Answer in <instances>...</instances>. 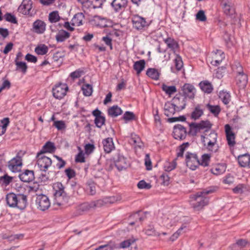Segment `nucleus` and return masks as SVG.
I'll return each mask as SVG.
<instances>
[{"label":"nucleus","instance_id":"nucleus-20","mask_svg":"<svg viewBox=\"0 0 250 250\" xmlns=\"http://www.w3.org/2000/svg\"><path fill=\"white\" fill-rule=\"evenodd\" d=\"M92 22L97 26L104 28L108 26L109 21L105 18L96 15L93 17Z\"/></svg>","mask_w":250,"mask_h":250},{"label":"nucleus","instance_id":"nucleus-50","mask_svg":"<svg viewBox=\"0 0 250 250\" xmlns=\"http://www.w3.org/2000/svg\"><path fill=\"white\" fill-rule=\"evenodd\" d=\"M83 94L86 96H90L93 92L92 86L89 84H84L82 86Z\"/></svg>","mask_w":250,"mask_h":250},{"label":"nucleus","instance_id":"nucleus-30","mask_svg":"<svg viewBox=\"0 0 250 250\" xmlns=\"http://www.w3.org/2000/svg\"><path fill=\"white\" fill-rule=\"evenodd\" d=\"M237 83L241 88H244L248 82L247 75L243 72H239L236 77Z\"/></svg>","mask_w":250,"mask_h":250},{"label":"nucleus","instance_id":"nucleus-46","mask_svg":"<svg viewBox=\"0 0 250 250\" xmlns=\"http://www.w3.org/2000/svg\"><path fill=\"white\" fill-rule=\"evenodd\" d=\"M105 1V0H90L88 6L94 9L101 8Z\"/></svg>","mask_w":250,"mask_h":250},{"label":"nucleus","instance_id":"nucleus-36","mask_svg":"<svg viewBox=\"0 0 250 250\" xmlns=\"http://www.w3.org/2000/svg\"><path fill=\"white\" fill-rule=\"evenodd\" d=\"M146 74L151 79L157 80L159 79L160 72L159 70L155 68H149L147 69Z\"/></svg>","mask_w":250,"mask_h":250},{"label":"nucleus","instance_id":"nucleus-63","mask_svg":"<svg viewBox=\"0 0 250 250\" xmlns=\"http://www.w3.org/2000/svg\"><path fill=\"white\" fill-rule=\"evenodd\" d=\"M188 146L189 144L188 143H184L181 146H180L179 147V151L177 152V156H183L184 151Z\"/></svg>","mask_w":250,"mask_h":250},{"label":"nucleus","instance_id":"nucleus-19","mask_svg":"<svg viewBox=\"0 0 250 250\" xmlns=\"http://www.w3.org/2000/svg\"><path fill=\"white\" fill-rule=\"evenodd\" d=\"M21 158L20 156H17L13 158L8 163V167L13 172H15L19 170V168L21 166Z\"/></svg>","mask_w":250,"mask_h":250},{"label":"nucleus","instance_id":"nucleus-16","mask_svg":"<svg viewBox=\"0 0 250 250\" xmlns=\"http://www.w3.org/2000/svg\"><path fill=\"white\" fill-rule=\"evenodd\" d=\"M46 29L45 23L40 20H36L33 23L32 30L38 34H43Z\"/></svg>","mask_w":250,"mask_h":250},{"label":"nucleus","instance_id":"nucleus-52","mask_svg":"<svg viewBox=\"0 0 250 250\" xmlns=\"http://www.w3.org/2000/svg\"><path fill=\"white\" fill-rule=\"evenodd\" d=\"M48 51V48L47 46L44 44H42L41 46H38L35 48V52L38 55H45Z\"/></svg>","mask_w":250,"mask_h":250},{"label":"nucleus","instance_id":"nucleus-62","mask_svg":"<svg viewBox=\"0 0 250 250\" xmlns=\"http://www.w3.org/2000/svg\"><path fill=\"white\" fill-rule=\"evenodd\" d=\"M54 156L58 161V163L56 164V166L58 167V168L60 169L63 168L66 164L65 161L62 160V159L61 157H60L59 156H58L57 155H54Z\"/></svg>","mask_w":250,"mask_h":250},{"label":"nucleus","instance_id":"nucleus-53","mask_svg":"<svg viewBox=\"0 0 250 250\" xmlns=\"http://www.w3.org/2000/svg\"><path fill=\"white\" fill-rule=\"evenodd\" d=\"M178 221V217H176L173 220L169 221V219L167 218L164 220V225L167 228V229L170 228V227L175 226L176 224V222Z\"/></svg>","mask_w":250,"mask_h":250},{"label":"nucleus","instance_id":"nucleus-32","mask_svg":"<svg viewBox=\"0 0 250 250\" xmlns=\"http://www.w3.org/2000/svg\"><path fill=\"white\" fill-rule=\"evenodd\" d=\"M123 111L118 105H113L108 109L107 113L109 116L114 118L122 114Z\"/></svg>","mask_w":250,"mask_h":250},{"label":"nucleus","instance_id":"nucleus-9","mask_svg":"<svg viewBox=\"0 0 250 250\" xmlns=\"http://www.w3.org/2000/svg\"><path fill=\"white\" fill-rule=\"evenodd\" d=\"M96 207H99L97 204V201H92L90 203L85 202L82 203L77 207L75 215H82L85 212L88 211L90 209Z\"/></svg>","mask_w":250,"mask_h":250},{"label":"nucleus","instance_id":"nucleus-21","mask_svg":"<svg viewBox=\"0 0 250 250\" xmlns=\"http://www.w3.org/2000/svg\"><path fill=\"white\" fill-rule=\"evenodd\" d=\"M19 178L23 182L29 183L35 179L34 171L33 170H26L19 175Z\"/></svg>","mask_w":250,"mask_h":250},{"label":"nucleus","instance_id":"nucleus-31","mask_svg":"<svg viewBox=\"0 0 250 250\" xmlns=\"http://www.w3.org/2000/svg\"><path fill=\"white\" fill-rule=\"evenodd\" d=\"M84 15L82 13L76 14L71 20V24L73 26H80L83 24Z\"/></svg>","mask_w":250,"mask_h":250},{"label":"nucleus","instance_id":"nucleus-28","mask_svg":"<svg viewBox=\"0 0 250 250\" xmlns=\"http://www.w3.org/2000/svg\"><path fill=\"white\" fill-rule=\"evenodd\" d=\"M54 144L51 142H47L43 146L40 152H38V156H40L46 152H53L55 150Z\"/></svg>","mask_w":250,"mask_h":250},{"label":"nucleus","instance_id":"nucleus-1","mask_svg":"<svg viewBox=\"0 0 250 250\" xmlns=\"http://www.w3.org/2000/svg\"><path fill=\"white\" fill-rule=\"evenodd\" d=\"M217 189L216 187H209L191 196L190 204L195 211H200L206 206L208 199L206 195L213 193Z\"/></svg>","mask_w":250,"mask_h":250},{"label":"nucleus","instance_id":"nucleus-35","mask_svg":"<svg viewBox=\"0 0 250 250\" xmlns=\"http://www.w3.org/2000/svg\"><path fill=\"white\" fill-rule=\"evenodd\" d=\"M165 42L167 47L174 52L178 48L179 45L177 42L173 38H167L165 40Z\"/></svg>","mask_w":250,"mask_h":250},{"label":"nucleus","instance_id":"nucleus-14","mask_svg":"<svg viewBox=\"0 0 250 250\" xmlns=\"http://www.w3.org/2000/svg\"><path fill=\"white\" fill-rule=\"evenodd\" d=\"M186 134V129L183 125H176L174 126L173 136L175 139L182 140L185 138Z\"/></svg>","mask_w":250,"mask_h":250},{"label":"nucleus","instance_id":"nucleus-25","mask_svg":"<svg viewBox=\"0 0 250 250\" xmlns=\"http://www.w3.org/2000/svg\"><path fill=\"white\" fill-rule=\"evenodd\" d=\"M27 204V196L23 194H18L17 196V205L16 207L20 209H24Z\"/></svg>","mask_w":250,"mask_h":250},{"label":"nucleus","instance_id":"nucleus-6","mask_svg":"<svg viewBox=\"0 0 250 250\" xmlns=\"http://www.w3.org/2000/svg\"><path fill=\"white\" fill-rule=\"evenodd\" d=\"M129 165L126 159L122 155H119L117 158L115 159L114 164H110L109 167H107L108 170H111L115 166L119 171L125 169Z\"/></svg>","mask_w":250,"mask_h":250},{"label":"nucleus","instance_id":"nucleus-48","mask_svg":"<svg viewBox=\"0 0 250 250\" xmlns=\"http://www.w3.org/2000/svg\"><path fill=\"white\" fill-rule=\"evenodd\" d=\"M13 177L8 176L7 174L0 177V184L3 186L8 185L12 181Z\"/></svg>","mask_w":250,"mask_h":250},{"label":"nucleus","instance_id":"nucleus-49","mask_svg":"<svg viewBox=\"0 0 250 250\" xmlns=\"http://www.w3.org/2000/svg\"><path fill=\"white\" fill-rule=\"evenodd\" d=\"M102 246L104 247V250H115L119 248L118 244L112 241H110L107 244L102 245Z\"/></svg>","mask_w":250,"mask_h":250},{"label":"nucleus","instance_id":"nucleus-56","mask_svg":"<svg viewBox=\"0 0 250 250\" xmlns=\"http://www.w3.org/2000/svg\"><path fill=\"white\" fill-rule=\"evenodd\" d=\"M4 19L12 23H17L18 21L16 17L10 13H7L4 15Z\"/></svg>","mask_w":250,"mask_h":250},{"label":"nucleus","instance_id":"nucleus-37","mask_svg":"<svg viewBox=\"0 0 250 250\" xmlns=\"http://www.w3.org/2000/svg\"><path fill=\"white\" fill-rule=\"evenodd\" d=\"M162 89L166 94L169 96H171L177 91V89L175 86H169L165 84H162Z\"/></svg>","mask_w":250,"mask_h":250},{"label":"nucleus","instance_id":"nucleus-55","mask_svg":"<svg viewBox=\"0 0 250 250\" xmlns=\"http://www.w3.org/2000/svg\"><path fill=\"white\" fill-rule=\"evenodd\" d=\"M144 164L147 170L152 169V165L149 154H146L144 158Z\"/></svg>","mask_w":250,"mask_h":250},{"label":"nucleus","instance_id":"nucleus-8","mask_svg":"<svg viewBox=\"0 0 250 250\" xmlns=\"http://www.w3.org/2000/svg\"><path fill=\"white\" fill-rule=\"evenodd\" d=\"M186 162L187 167L192 170H195L199 165V160L195 153L187 152Z\"/></svg>","mask_w":250,"mask_h":250},{"label":"nucleus","instance_id":"nucleus-24","mask_svg":"<svg viewBox=\"0 0 250 250\" xmlns=\"http://www.w3.org/2000/svg\"><path fill=\"white\" fill-rule=\"evenodd\" d=\"M127 1V0H113L111 5L116 12H119L126 7Z\"/></svg>","mask_w":250,"mask_h":250},{"label":"nucleus","instance_id":"nucleus-41","mask_svg":"<svg viewBox=\"0 0 250 250\" xmlns=\"http://www.w3.org/2000/svg\"><path fill=\"white\" fill-rule=\"evenodd\" d=\"M86 189L87 191L90 195H94L96 193V187L95 184L91 180H89L87 182L86 184Z\"/></svg>","mask_w":250,"mask_h":250},{"label":"nucleus","instance_id":"nucleus-47","mask_svg":"<svg viewBox=\"0 0 250 250\" xmlns=\"http://www.w3.org/2000/svg\"><path fill=\"white\" fill-rule=\"evenodd\" d=\"M174 62V65L177 70H180L183 66V62L181 57L179 55L175 54Z\"/></svg>","mask_w":250,"mask_h":250},{"label":"nucleus","instance_id":"nucleus-27","mask_svg":"<svg viewBox=\"0 0 250 250\" xmlns=\"http://www.w3.org/2000/svg\"><path fill=\"white\" fill-rule=\"evenodd\" d=\"M238 161L241 167H250V155L248 154L240 155L238 158Z\"/></svg>","mask_w":250,"mask_h":250},{"label":"nucleus","instance_id":"nucleus-51","mask_svg":"<svg viewBox=\"0 0 250 250\" xmlns=\"http://www.w3.org/2000/svg\"><path fill=\"white\" fill-rule=\"evenodd\" d=\"M60 17L59 16V13L57 11L51 12L49 15V20L50 22L54 23L59 21Z\"/></svg>","mask_w":250,"mask_h":250},{"label":"nucleus","instance_id":"nucleus-5","mask_svg":"<svg viewBox=\"0 0 250 250\" xmlns=\"http://www.w3.org/2000/svg\"><path fill=\"white\" fill-rule=\"evenodd\" d=\"M68 87L65 83H59L52 88L53 96L57 99H62L66 94Z\"/></svg>","mask_w":250,"mask_h":250},{"label":"nucleus","instance_id":"nucleus-64","mask_svg":"<svg viewBox=\"0 0 250 250\" xmlns=\"http://www.w3.org/2000/svg\"><path fill=\"white\" fill-rule=\"evenodd\" d=\"M196 19L201 21H204L206 20V17L205 12L203 10H200L196 15Z\"/></svg>","mask_w":250,"mask_h":250},{"label":"nucleus","instance_id":"nucleus-13","mask_svg":"<svg viewBox=\"0 0 250 250\" xmlns=\"http://www.w3.org/2000/svg\"><path fill=\"white\" fill-rule=\"evenodd\" d=\"M122 199L120 195H116L112 196L105 197L102 199L97 200V204L99 207H101L106 204H110L116 203Z\"/></svg>","mask_w":250,"mask_h":250},{"label":"nucleus","instance_id":"nucleus-60","mask_svg":"<svg viewBox=\"0 0 250 250\" xmlns=\"http://www.w3.org/2000/svg\"><path fill=\"white\" fill-rule=\"evenodd\" d=\"M83 73L84 72L82 69H79L72 72L70 76L72 79H75L80 78Z\"/></svg>","mask_w":250,"mask_h":250},{"label":"nucleus","instance_id":"nucleus-2","mask_svg":"<svg viewBox=\"0 0 250 250\" xmlns=\"http://www.w3.org/2000/svg\"><path fill=\"white\" fill-rule=\"evenodd\" d=\"M174 104L167 102L164 105V114L167 117L174 115L176 111H179L183 109L186 106L185 98L182 96L181 97H174L173 99Z\"/></svg>","mask_w":250,"mask_h":250},{"label":"nucleus","instance_id":"nucleus-40","mask_svg":"<svg viewBox=\"0 0 250 250\" xmlns=\"http://www.w3.org/2000/svg\"><path fill=\"white\" fill-rule=\"evenodd\" d=\"M15 64L16 65V70H19L25 74L27 69V66L25 62H20L17 60H15Z\"/></svg>","mask_w":250,"mask_h":250},{"label":"nucleus","instance_id":"nucleus-12","mask_svg":"<svg viewBox=\"0 0 250 250\" xmlns=\"http://www.w3.org/2000/svg\"><path fill=\"white\" fill-rule=\"evenodd\" d=\"M225 132L228 145L233 146L235 145V135L233 131L232 128L229 125H225Z\"/></svg>","mask_w":250,"mask_h":250},{"label":"nucleus","instance_id":"nucleus-15","mask_svg":"<svg viewBox=\"0 0 250 250\" xmlns=\"http://www.w3.org/2000/svg\"><path fill=\"white\" fill-rule=\"evenodd\" d=\"M182 91L185 97L192 99L196 93V89L193 85L189 83H185L183 87Z\"/></svg>","mask_w":250,"mask_h":250},{"label":"nucleus","instance_id":"nucleus-61","mask_svg":"<svg viewBox=\"0 0 250 250\" xmlns=\"http://www.w3.org/2000/svg\"><path fill=\"white\" fill-rule=\"evenodd\" d=\"M9 123V119L8 118H5L1 120V124L0 125H2V128L1 127L2 131L0 132V134H4L5 132L6 127L8 125Z\"/></svg>","mask_w":250,"mask_h":250},{"label":"nucleus","instance_id":"nucleus-39","mask_svg":"<svg viewBox=\"0 0 250 250\" xmlns=\"http://www.w3.org/2000/svg\"><path fill=\"white\" fill-rule=\"evenodd\" d=\"M207 108L215 116H217L221 111L220 107L218 105H211L208 104L207 105Z\"/></svg>","mask_w":250,"mask_h":250},{"label":"nucleus","instance_id":"nucleus-34","mask_svg":"<svg viewBox=\"0 0 250 250\" xmlns=\"http://www.w3.org/2000/svg\"><path fill=\"white\" fill-rule=\"evenodd\" d=\"M199 86L203 91L207 93H210L213 89L211 83L207 81L200 82Z\"/></svg>","mask_w":250,"mask_h":250},{"label":"nucleus","instance_id":"nucleus-10","mask_svg":"<svg viewBox=\"0 0 250 250\" xmlns=\"http://www.w3.org/2000/svg\"><path fill=\"white\" fill-rule=\"evenodd\" d=\"M36 204L38 208L42 211L47 209L50 206V202L48 197L43 194L37 195Z\"/></svg>","mask_w":250,"mask_h":250},{"label":"nucleus","instance_id":"nucleus-18","mask_svg":"<svg viewBox=\"0 0 250 250\" xmlns=\"http://www.w3.org/2000/svg\"><path fill=\"white\" fill-rule=\"evenodd\" d=\"M221 5L226 15L230 16L234 13L232 0H222Z\"/></svg>","mask_w":250,"mask_h":250},{"label":"nucleus","instance_id":"nucleus-29","mask_svg":"<svg viewBox=\"0 0 250 250\" xmlns=\"http://www.w3.org/2000/svg\"><path fill=\"white\" fill-rule=\"evenodd\" d=\"M18 194H16L13 192L7 194L6 200L7 205L10 207H16L17 205Z\"/></svg>","mask_w":250,"mask_h":250},{"label":"nucleus","instance_id":"nucleus-45","mask_svg":"<svg viewBox=\"0 0 250 250\" xmlns=\"http://www.w3.org/2000/svg\"><path fill=\"white\" fill-rule=\"evenodd\" d=\"M203 114V109L200 105L197 106L194 110L192 112L191 117L192 119L196 120Z\"/></svg>","mask_w":250,"mask_h":250},{"label":"nucleus","instance_id":"nucleus-3","mask_svg":"<svg viewBox=\"0 0 250 250\" xmlns=\"http://www.w3.org/2000/svg\"><path fill=\"white\" fill-rule=\"evenodd\" d=\"M53 189L55 191L54 196L56 203L61 206L64 203H68L69 197L64 190V187L60 182H57L53 185Z\"/></svg>","mask_w":250,"mask_h":250},{"label":"nucleus","instance_id":"nucleus-4","mask_svg":"<svg viewBox=\"0 0 250 250\" xmlns=\"http://www.w3.org/2000/svg\"><path fill=\"white\" fill-rule=\"evenodd\" d=\"M217 134L214 131H211L209 134L204 137L203 142L206 148L210 152L217 151L219 146L217 144Z\"/></svg>","mask_w":250,"mask_h":250},{"label":"nucleus","instance_id":"nucleus-17","mask_svg":"<svg viewBox=\"0 0 250 250\" xmlns=\"http://www.w3.org/2000/svg\"><path fill=\"white\" fill-rule=\"evenodd\" d=\"M32 8V1L31 0H23L18 10L24 15H29L31 14V10Z\"/></svg>","mask_w":250,"mask_h":250},{"label":"nucleus","instance_id":"nucleus-54","mask_svg":"<svg viewBox=\"0 0 250 250\" xmlns=\"http://www.w3.org/2000/svg\"><path fill=\"white\" fill-rule=\"evenodd\" d=\"M186 225H182L178 230L174 233L170 237L169 240L171 241H174L176 240L180 236L181 234L183 232V230L184 229H186Z\"/></svg>","mask_w":250,"mask_h":250},{"label":"nucleus","instance_id":"nucleus-26","mask_svg":"<svg viewBox=\"0 0 250 250\" xmlns=\"http://www.w3.org/2000/svg\"><path fill=\"white\" fill-rule=\"evenodd\" d=\"M104 149L106 153H110L115 148L112 138L108 137L103 141Z\"/></svg>","mask_w":250,"mask_h":250},{"label":"nucleus","instance_id":"nucleus-43","mask_svg":"<svg viewBox=\"0 0 250 250\" xmlns=\"http://www.w3.org/2000/svg\"><path fill=\"white\" fill-rule=\"evenodd\" d=\"M219 97L225 104H227L230 101V95L229 93L222 91L220 92Z\"/></svg>","mask_w":250,"mask_h":250},{"label":"nucleus","instance_id":"nucleus-7","mask_svg":"<svg viewBox=\"0 0 250 250\" xmlns=\"http://www.w3.org/2000/svg\"><path fill=\"white\" fill-rule=\"evenodd\" d=\"M37 157L38 158L37 164L40 170L46 172L47 169L50 167L52 164L51 159L43 154L40 156L37 154Z\"/></svg>","mask_w":250,"mask_h":250},{"label":"nucleus","instance_id":"nucleus-38","mask_svg":"<svg viewBox=\"0 0 250 250\" xmlns=\"http://www.w3.org/2000/svg\"><path fill=\"white\" fill-rule=\"evenodd\" d=\"M177 163L176 160H173L172 161H167L164 164V168L166 171L169 172L174 169L176 167Z\"/></svg>","mask_w":250,"mask_h":250},{"label":"nucleus","instance_id":"nucleus-33","mask_svg":"<svg viewBox=\"0 0 250 250\" xmlns=\"http://www.w3.org/2000/svg\"><path fill=\"white\" fill-rule=\"evenodd\" d=\"M70 36L69 32L64 30H61L56 34L55 38L58 42H63L68 39Z\"/></svg>","mask_w":250,"mask_h":250},{"label":"nucleus","instance_id":"nucleus-23","mask_svg":"<svg viewBox=\"0 0 250 250\" xmlns=\"http://www.w3.org/2000/svg\"><path fill=\"white\" fill-rule=\"evenodd\" d=\"M140 138L136 135H132L129 140V144L134 146L135 152L138 155H140V152L139 150L141 148V146H140Z\"/></svg>","mask_w":250,"mask_h":250},{"label":"nucleus","instance_id":"nucleus-44","mask_svg":"<svg viewBox=\"0 0 250 250\" xmlns=\"http://www.w3.org/2000/svg\"><path fill=\"white\" fill-rule=\"evenodd\" d=\"M133 27L137 30L141 29V17L138 15H133L132 18Z\"/></svg>","mask_w":250,"mask_h":250},{"label":"nucleus","instance_id":"nucleus-22","mask_svg":"<svg viewBox=\"0 0 250 250\" xmlns=\"http://www.w3.org/2000/svg\"><path fill=\"white\" fill-rule=\"evenodd\" d=\"M227 166L225 163L217 164L210 169L211 172L215 175L223 174L226 170Z\"/></svg>","mask_w":250,"mask_h":250},{"label":"nucleus","instance_id":"nucleus-11","mask_svg":"<svg viewBox=\"0 0 250 250\" xmlns=\"http://www.w3.org/2000/svg\"><path fill=\"white\" fill-rule=\"evenodd\" d=\"M224 58V52L221 50H216L211 53V60H210V58L208 57V60L213 65L217 66L220 64Z\"/></svg>","mask_w":250,"mask_h":250},{"label":"nucleus","instance_id":"nucleus-58","mask_svg":"<svg viewBox=\"0 0 250 250\" xmlns=\"http://www.w3.org/2000/svg\"><path fill=\"white\" fill-rule=\"evenodd\" d=\"M53 125L59 130L64 129L66 128L65 124L63 121H54Z\"/></svg>","mask_w":250,"mask_h":250},{"label":"nucleus","instance_id":"nucleus-42","mask_svg":"<svg viewBox=\"0 0 250 250\" xmlns=\"http://www.w3.org/2000/svg\"><path fill=\"white\" fill-rule=\"evenodd\" d=\"M211 156L209 154H203L200 160H199V165H201L204 167H207L208 166L210 160Z\"/></svg>","mask_w":250,"mask_h":250},{"label":"nucleus","instance_id":"nucleus-59","mask_svg":"<svg viewBox=\"0 0 250 250\" xmlns=\"http://www.w3.org/2000/svg\"><path fill=\"white\" fill-rule=\"evenodd\" d=\"M134 118L135 115L133 113L129 111H126L123 117V119L126 122L132 120Z\"/></svg>","mask_w":250,"mask_h":250},{"label":"nucleus","instance_id":"nucleus-57","mask_svg":"<svg viewBox=\"0 0 250 250\" xmlns=\"http://www.w3.org/2000/svg\"><path fill=\"white\" fill-rule=\"evenodd\" d=\"M105 122V118L104 116H101L98 118H95L94 122L96 126L98 128H101Z\"/></svg>","mask_w":250,"mask_h":250}]
</instances>
